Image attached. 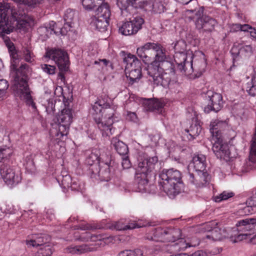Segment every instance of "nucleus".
Returning a JSON list of instances; mask_svg holds the SVG:
<instances>
[{
    "label": "nucleus",
    "mask_w": 256,
    "mask_h": 256,
    "mask_svg": "<svg viewBox=\"0 0 256 256\" xmlns=\"http://www.w3.org/2000/svg\"><path fill=\"white\" fill-rule=\"evenodd\" d=\"M136 54L146 64L151 62L148 68L149 81L156 86H168L174 78L176 70L174 64L168 61L164 62L167 68L164 70L158 62H164L166 58L165 50L158 44L147 42L137 48Z\"/></svg>",
    "instance_id": "nucleus-1"
},
{
    "label": "nucleus",
    "mask_w": 256,
    "mask_h": 256,
    "mask_svg": "<svg viewBox=\"0 0 256 256\" xmlns=\"http://www.w3.org/2000/svg\"><path fill=\"white\" fill-rule=\"evenodd\" d=\"M106 106L103 100L96 102L92 106L91 113L102 136H110L114 132L112 124L115 111L110 108H104Z\"/></svg>",
    "instance_id": "nucleus-2"
},
{
    "label": "nucleus",
    "mask_w": 256,
    "mask_h": 256,
    "mask_svg": "<svg viewBox=\"0 0 256 256\" xmlns=\"http://www.w3.org/2000/svg\"><path fill=\"white\" fill-rule=\"evenodd\" d=\"M11 68L15 73L13 82L14 90L21 98L25 100L27 105L32 106L34 110H36V104L32 100L30 94L31 92L28 84L27 72L29 68L28 66L24 64L16 68V65L12 64Z\"/></svg>",
    "instance_id": "nucleus-3"
},
{
    "label": "nucleus",
    "mask_w": 256,
    "mask_h": 256,
    "mask_svg": "<svg viewBox=\"0 0 256 256\" xmlns=\"http://www.w3.org/2000/svg\"><path fill=\"white\" fill-rule=\"evenodd\" d=\"M30 26L26 20L20 19L14 15L10 10L8 4L0 3V36L4 37L6 34H10L14 29L20 30Z\"/></svg>",
    "instance_id": "nucleus-4"
},
{
    "label": "nucleus",
    "mask_w": 256,
    "mask_h": 256,
    "mask_svg": "<svg viewBox=\"0 0 256 256\" xmlns=\"http://www.w3.org/2000/svg\"><path fill=\"white\" fill-rule=\"evenodd\" d=\"M160 188L171 198H174L184 188L181 172L174 168L163 170L159 175Z\"/></svg>",
    "instance_id": "nucleus-5"
},
{
    "label": "nucleus",
    "mask_w": 256,
    "mask_h": 256,
    "mask_svg": "<svg viewBox=\"0 0 256 256\" xmlns=\"http://www.w3.org/2000/svg\"><path fill=\"white\" fill-rule=\"evenodd\" d=\"M158 162V157L152 156L145 158L138 162L136 180L140 191H146L150 178L155 175V166Z\"/></svg>",
    "instance_id": "nucleus-6"
},
{
    "label": "nucleus",
    "mask_w": 256,
    "mask_h": 256,
    "mask_svg": "<svg viewBox=\"0 0 256 256\" xmlns=\"http://www.w3.org/2000/svg\"><path fill=\"white\" fill-rule=\"evenodd\" d=\"M226 124L224 122H214L210 124V131L214 137H216L217 141L212 146V150L218 158H224L229 157V151L226 144L222 142L221 137V128L222 126L226 127Z\"/></svg>",
    "instance_id": "nucleus-7"
},
{
    "label": "nucleus",
    "mask_w": 256,
    "mask_h": 256,
    "mask_svg": "<svg viewBox=\"0 0 256 256\" xmlns=\"http://www.w3.org/2000/svg\"><path fill=\"white\" fill-rule=\"evenodd\" d=\"M181 236V230L178 228H158L146 234L145 239L160 242H174Z\"/></svg>",
    "instance_id": "nucleus-8"
},
{
    "label": "nucleus",
    "mask_w": 256,
    "mask_h": 256,
    "mask_svg": "<svg viewBox=\"0 0 256 256\" xmlns=\"http://www.w3.org/2000/svg\"><path fill=\"white\" fill-rule=\"evenodd\" d=\"M124 62L126 64V75L129 78L130 83L132 84L139 80L142 76V63L134 55L130 54L124 58Z\"/></svg>",
    "instance_id": "nucleus-9"
},
{
    "label": "nucleus",
    "mask_w": 256,
    "mask_h": 256,
    "mask_svg": "<svg viewBox=\"0 0 256 256\" xmlns=\"http://www.w3.org/2000/svg\"><path fill=\"white\" fill-rule=\"evenodd\" d=\"M45 56L55 62L60 71L58 74V78L62 80H64V72L68 70L70 64L67 52L61 49L52 48L46 52Z\"/></svg>",
    "instance_id": "nucleus-10"
},
{
    "label": "nucleus",
    "mask_w": 256,
    "mask_h": 256,
    "mask_svg": "<svg viewBox=\"0 0 256 256\" xmlns=\"http://www.w3.org/2000/svg\"><path fill=\"white\" fill-rule=\"evenodd\" d=\"M0 173L2 178L8 186H12L20 182V171L7 163L3 162L0 164Z\"/></svg>",
    "instance_id": "nucleus-11"
},
{
    "label": "nucleus",
    "mask_w": 256,
    "mask_h": 256,
    "mask_svg": "<svg viewBox=\"0 0 256 256\" xmlns=\"http://www.w3.org/2000/svg\"><path fill=\"white\" fill-rule=\"evenodd\" d=\"M107 159L104 160V156L101 158L102 161L98 165H94L90 170L93 174H98L102 180L108 181L112 176V170L113 168L110 166L112 160L108 156H106Z\"/></svg>",
    "instance_id": "nucleus-12"
},
{
    "label": "nucleus",
    "mask_w": 256,
    "mask_h": 256,
    "mask_svg": "<svg viewBox=\"0 0 256 256\" xmlns=\"http://www.w3.org/2000/svg\"><path fill=\"white\" fill-rule=\"evenodd\" d=\"M144 22V20L142 17L136 16L130 21L124 22L120 26L118 32L124 36L134 34L142 28Z\"/></svg>",
    "instance_id": "nucleus-13"
},
{
    "label": "nucleus",
    "mask_w": 256,
    "mask_h": 256,
    "mask_svg": "<svg viewBox=\"0 0 256 256\" xmlns=\"http://www.w3.org/2000/svg\"><path fill=\"white\" fill-rule=\"evenodd\" d=\"M72 110L69 108H64L57 117L58 123V132L57 136H61L67 135L70 126L72 122Z\"/></svg>",
    "instance_id": "nucleus-14"
},
{
    "label": "nucleus",
    "mask_w": 256,
    "mask_h": 256,
    "mask_svg": "<svg viewBox=\"0 0 256 256\" xmlns=\"http://www.w3.org/2000/svg\"><path fill=\"white\" fill-rule=\"evenodd\" d=\"M208 104L204 108V112L208 114L211 112H217L222 107V96L221 94L208 91L206 94Z\"/></svg>",
    "instance_id": "nucleus-15"
},
{
    "label": "nucleus",
    "mask_w": 256,
    "mask_h": 256,
    "mask_svg": "<svg viewBox=\"0 0 256 256\" xmlns=\"http://www.w3.org/2000/svg\"><path fill=\"white\" fill-rule=\"evenodd\" d=\"M213 224L208 223L200 227V230L204 232H210L206 235L208 238H212L214 240H220L224 238H228L229 234L225 228L222 229L218 227L212 228Z\"/></svg>",
    "instance_id": "nucleus-16"
},
{
    "label": "nucleus",
    "mask_w": 256,
    "mask_h": 256,
    "mask_svg": "<svg viewBox=\"0 0 256 256\" xmlns=\"http://www.w3.org/2000/svg\"><path fill=\"white\" fill-rule=\"evenodd\" d=\"M188 181L196 188L205 186L210 180V176L207 172L196 170L194 173H189Z\"/></svg>",
    "instance_id": "nucleus-17"
},
{
    "label": "nucleus",
    "mask_w": 256,
    "mask_h": 256,
    "mask_svg": "<svg viewBox=\"0 0 256 256\" xmlns=\"http://www.w3.org/2000/svg\"><path fill=\"white\" fill-rule=\"evenodd\" d=\"M216 25V20L209 16H204V19H199L196 22V26L198 30L206 32L213 31Z\"/></svg>",
    "instance_id": "nucleus-18"
},
{
    "label": "nucleus",
    "mask_w": 256,
    "mask_h": 256,
    "mask_svg": "<svg viewBox=\"0 0 256 256\" xmlns=\"http://www.w3.org/2000/svg\"><path fill=\"white\" fill-rule=\"evenodd\" d=\"M236 226L239 228L240 230L254 234L256 226V218H246L240 220L237 222Z\"/></svg>",
    "instance_id": "nucleus-19"
},
{
    "label": "nucleus",
    "mask_w": 256,
    "mask_h": 256,
    "mask_svg": "<svg viewBox=\"0 0 256 256\" xmlns=\"http://www.w3.org/2000/svg\"><path fill=\"white\" fill-rule=\"evenodd\" d=\"M144 108L146 111L162 112L164 106V102L158 99H146L143 102Z\"/></svg>",
    "instance_id": "nucleus-20"
},
{
    "label": "nucleus",
    "mask_w": 256,
    "mask_h": 256,
    "mask_svg": "<svg viewBox=\"0 0 256 256\" xmlns=\"http://www.w3.org/2000/svg\"><path fill=\"white\" fill-rule=\"evenodd\" d=\"M194 69V78L200 76L205 71L206 63L204 57L192 60Z\"/></svg>",
    "instance_id": "nucleus-21"
},
{
    "label": "nucleus",
    "mask_w": 256,
    "mask_h": 256,
    "mask_svg": "<svg viewBox=\"0 0 256 256\" xmlns=\"http://www.w3.org/2000/svg\"><path fill=\"white\" fill-rule=\"evenodd\" d=\"M50 240V236L46 234H36L33 237L32 239L27 240L26 241L28 246H32L33 247L40 246L44 244L47 243Z\"/></svg>",
    "instance_id": "nucleus-22"
},
{
    "label": "nucleus",
    "mask_w": 256,
    "mask_h": 256,
    "mask_svg": "<svg viewBox=\"0 0 256 256\" xmlns=\"http://www.w3.org/2000/svg\"><path fill=\"white\" fill-rule=\"evenodd\" d=\"M66 252L73 254H81L86 252H93L96 250L94 247L90 246L87 244L79 246H70L66 248Z\"/></svg>",
    "instance_id": "nucleus-23"
},
{
    "label": "nucleus",
    "mask_w": 256,
    "mask_h": 256,
    "mask_svg": "<svg viewBox=\"0 0 256 256\" xmlns=\"http://www.w3.org/2000/svg\"><path fill=\"white\" fill-rule=\"evenodd\" d=\"M192 164L196 170L206 172V157L202 154H197L194 155L190 164Z\"/></svg>",
    "instance_id": "nucleus-24"
},
{
    "label": "nucleus",
    "mask_w": 256,
    "mask_h": 256,
    "mask_svg": "<svg viewBox=\"0 0 256 256\" xmlns=\"http://www.w3.org/2000/svg\"><path fill=\"white\" fill-rule=\"evenodd\" d=\"M74 16V12L72 9H68L64 13V19L65 22L64 26L61 29L60 33L62 34H66L64 30L67 32L70 30V28L72 26L73 20Z\"/></svg>",
    "instance_id": "nucleus-25"
},
{
    "label": "nucleus",
    "mask_w": 256,
    "mask_h": 256,
    "mask_svg": "<svg viewBox=\"0 0 256 256\" xmlns=\"http://www.w3.org/2000/svg\"><path fill=\"white\" fill-rule=\"evenodd\" d=\"M111 143L120 155L122 156L128 155V147L123 142L119 140L117 138H113L111 140Z\"/></svg>",
    "instance_id": "nucleus-26"
},
{
    "label": "nucleus",
    "mask_w": 256,
    "mask_h": 256,
    "mask_svg": "<svg viewBox=\"0 0 256 256\" xmlns=\"http://www.w3.org/2000/svg\"><path fill=\"white\" fill-rule=\"evenodd\" d=\"M239 231L240 230L238 228H233L232 233L230 234H229V237L231 240L234 242H237L242 240H246L248 242L250 233L245 232L240 233Z\"/></svg>",
    "instance_id": "nucleus-27"
},
{
    "label": "nucleus",
    "mask_w": 256,
    "mask_h": 256,
    "mask_svg": "<svg viewBox=\"0 0 256 256\" xmlns=\"http://www.w3.org/2000/svg\"><path fill=\"white\" fill-rule=\"evenodd\" d=\"M148 2L143 6H140L141 8H146V10H152L156 13H161L164 12L163 4L160 2L156 0H147Z\"/></svg>",
    "instance_id": "nucleus-28"
},
{
    "label": "nucleus",
    "mask_w": 256,
    "mask_h": 256,
    "mask_svg": "<svg viewBox=\"0 0 256 256\" xmlns=\"http://www.w3.org/2000/svg\"><path fill=\"white\" fill-rule=\"evenodd\" d=\"M92 24L95 26L96 28L100 32H104L106 30L109 25V20L102 18H98L94 16L92 18Z\"/></svg>",
    "instance_id": "nucleus-29"
},
{
    "label": "nucleus",
    "mask_w": 256,
    "mask_h": 256,
    "mask_svg": "<svg viewBox=\"0 0 256 256\" xmlns=\"http://www.w3.org/2000/svg\"><path fill=\"white\" fill-rule=\"evenodd\" d=\"M96 16L98 18H102L108 19L111 15V12L110 6L107 2H104L103 4L98 6L95 11Z\"/></svg>",
    "instance_id": "nucleus-30"
},
{
    "label": "nucleus",
    "mask_w": 256,
    "mask_h": 256,
    "mask_svg": "<svg viewBox=\"0 0 256 256\" xmlns=\"http://www.w3.org/2000/svg\"><path fill=\"white\" fill-rule=\"evenodd\" d=\"M193 58V56L190 54L188 56L185 52H176L174 56V62L177 64L178 68L182 69V64L188 61V59L191 60Z\"/></svg>",
    "instance_id": "nucleus-31"
},
{
    "label": "nucleus",
    "mask_w": 256,
    "mask_h": 256,
    "mask_svg": "<svg viewBox=\"0 0 256 256\" xmlns=\"http://www.w3.org/2000/svg\"><path fill=\"white\" fill-rule=\"evenodd\" d=\"M182 69L178 68L182 74L190 76V78H194V69L192 59L187 61L182 64Z\"/></svg>",
    "instance_id": "nucleus-32"
},
{
    "label": "nucleus",
    "mask_w": 256,
    "mask_h": 256,
    "mask_svg": "<svg viewBox=\"0 0 256 256\" xmlns=\"http://www.w3.org/2000/svg\"><path fill=\"white\" fill-rule=\"evenodd\" d=\"M186 130L189 133L190 136L193 138L198 136L202 131V127L196 122H192L189 129Z\"/></svg>",
    "instance_id": "nucleus-33"
},
{
    "label": "nucleus",
    "mask_w": 256,
    "mask_h": 256,
    "mask_svg": "<svg viewBox=\"0 0 256 256\" xmlns=\"http://www.w3.org/2000/svg\"><path fill=\"white\" fill-rule=\"evenodd\" d=\"M244 88L250 96H256V74L253 76L250 82L246 84Z\"/></svg>",
    "instance_id": "nucleus-34"
},
{
    "label": "nucleus",
    "mask_w": 256,
    "mask_h": 256,
    "mask_svg": "<svg viewBox=\"0 0 256 256\" xmlns=\"http://www.w3.org/2000/svg\"><path fill=\"white\" fill-rule=\"evenodd\" d=\"M20 52L22 54L23 58L27 62L32 64L34 61V56L32 51L28 47H24L22 48Z\"/></svg>",
    "instance_id": "nucleus-35"
},
{
    "label": "nucleus",
    "mask_w": 256,
    "mask_h": 256,
    "mask_svg": "<svg viewBox=\"0 0 256 256\" xmlns=\"http://www.w3.org/2000/svg\"><path fill=\"white\" fill-rule=\"evenodd\" d=\"M238 51L236 54L238 56H248L251 55L253 52L252 48L250 45L242 46L238 44Z\"/></svg>",
    "instance_id": "nucleus-36"
},
{
    "label": "nucleus",
    "mask_w": 256,
    "mask_h": 256,
    "mask_svg": "<svg viewBox=\"0 0 256 256\" xmlns=\"http://www.w3.org/2000/svg\"><path fill=\"white\" fill-rule=\"evenodd\" d=\"M116 4L122 12L123 10H126L130 5L134 6L136 7L138 6H136V2L133 0H117Z\"/></svg>",
    "instance_id": "nucleus-37"
},
{
    "label": "nucleus",
    "mask_w": 256,
    "mask_h": 256,
    "mask_svg": "<svg viewBox=\"0 0 256 256\" xmlns=\"http://www.w3.org/2000/svg\"><path fill=\"white\" fill-rule=\"evenodd\" d=\"M234 196V194L232 192L224 191L219 195L214 196L213 197V200L216 202H220L222 200H227Z\"/></svg>",
    "instance_id": "nucleus-38"
},
{
    "label": "nucleus",
    "mask_w": 256,
    "mask_h": 256,
    "mask_svg": "<svg viewBox=\"0 0 256 256\" xmlns=\"http://www.w3.org/2000/svg\"><path fill=\"white\" fill-rule=\"evenodd\" d=\"M52 252V248L49 245H46L39 250L35 256H51Z\"/></svg>",
    "instance_id": "nucleus-39"
},
{
    "label": "nucleus",
    "mask_w": 256,
    "mask_h": 256,
    "mask_svg": "<svg viewBox=\"0 0 256 256\" xmlns=\"http://www.w3.org/2000/svg\"><path fill=\"white\" fill-rule=\"evenodd\" d=\"M86 162L88 164L90 165L92 168L96 164H100L98 154L94 152H92L87 158Z\"/></svg>",
    "instance_id": "nucleus-40"
},
{
    "label": "nucleus",
    "mask_w": 256,
    "mask_h": 256,
    "mask_svg": "<svg viewBox=\"0 0 256 256\" xmlns=\"http://www.w3.org/2000/svg\"><path fill=\"white\" fill-rule=\"evenodd\" d=\"M246 204L248 205L244 208V210L246 213H251L252 210V208L256 206V194L251 196L246 202Z\"/></svg>",
    "instance_id": "nucleus-41"
},
{
    "label": "nucleus",
    "mask_w": 256,
    "mask_h": 256,
    "mask_svg": "<svg viewBox=\"0 0 256 256\" xmlns=\"http://www.w3.org/2000/svg\"><path fill=\"white\" fill-rule=\"evenodd\" d=\"M108 228L116 230H125V224L121 220L118 222H114L108 226Z\"/></svg>",
    "instance_id": "nucleus-42"
},
{
    "label": "nucleus",
    "mask_w": 256,
    "mask_h": 256,
    "mask_svg": "<svg viewBox=\"0 0 256 256\" xmlns=\"http://www.w3.org/2000/svg\"><path fill=\"white\" fill-rule=\"evenodd\" d=\"M204 10V7L202 6L199 8L198 10H187V12L190 14L194 12L195 16L194 18H196V20H198L199 19H204V16H203Z\"/></svg>",
    "instance_id": "nucleus-43"
},
{
    "label": "nucleus",
    "mask_w": 256,
    "mask_h": 256,
    "mask_svg": "<svg viewBox=\"0 0 256 256\" xmlns=\"http://www.w3.org/2000/svg\"><path fill=\"white\" fill-rule=\"evenodd\" d=\"M40 68L44 72L48 74H54L56 73V68L54 66L48 64H42Z\"/></svg>",
    "instance_id": "nucleus-44"
},
{
    "label": "nucleus",
    "mask_w": 256,
    "mask_h": 256,
    "mask_svg": "<svg viewBox=\"0 0 256 256\" xmlns=\"http://www.w3.org/2000/svg\"><path fill=\"white\" fill-rule=\"evenodd\" d=\"M174 49L176 52H185L186 50V44L184 40H179L177 42L174 46Z\"/></svg>",
    "instance_id": "nucleus-45"
},
{
    "label": "nucleus",
    "mask_w": 256,
    "mask_h": 256,
    "mask_svg": "<svg viewBox=\"0 0 256 256\" xmlns=\"http://www.w3.org/2000/svg\"><path fill=\"white\" fill-rule=\"evenodd\" d=\"M44 0H23L22 4L30 8H34L38 4H42Z\"/></svg>",
    "instance_id": "nucleus-46"
},
{
    "label": "nucleus",
    "mask_w": 256,
    "mask_h": 256,
    "mask_svg": "<svg viewBox=\"0 0 256 256\" xmlns=\"http://www.w3.org/2000/svg\"><path fill=\"white\" fill-rule=\"evenodd\" d=\"M98 228H100L88 224H80L74 226V229H80L82 230H96Z\"/></svg>",
    "instance_id": "nucleus-47"
},
{
    "label": "nucleus",
    "mask_w": 256,
    "mask_h": 256,
    "mask_svg": "<svg viewBox=\"0 0 256 256\" xmlns=\"http://www.w3.org/2000/svg\"><path fill=\"white\" fill-rule=\"evenodd\" d=\"M8 87V82L4 79L0 80V96L2 94Z\"/></svg>",
    "instance_id": "nucleus-48"
},
{
    "label": "nucleus",
    "mask_w": 256,
    "mask_h": 256,
    "mask_svg": "<svg viewBox=\"0 0 256 256\" xmlns=\"http://www.w3.org/2000/svg\"><path fill=\"white\" fill-rule=\"evenodd\" d=\"M122 165L124 169H127L130 167L131 164L127 155L124 156L122 158Z\"/></svg>",
    "instance_id": "nucleus-49"
},
{
    "label": "nucleus",
    "mask_w": 256,
    "mask_h": 256,
    "mask_svg": "<svg viewBox=\"0 0 256 256\" xmlns=\"http://www.w3.org/2000/svg\"><path fill=\"white\" fill-rule=\"evenodd\" d=\"M129 256H144V252L140 249H135L134 250H128Z\"/></svg>",
    "instance_id": "nucleus-50"
},
{
    "label": "nucleus",
    "mask_w": 256,
    "mask_h": 256,
    "mask_svg": "<svg viewBox=\"0 0 256 256\" xmlns=\"http://www.w3.org/2000/svg\"><path fill=\"white\" fill-rule=\"evenodd\" d=\"M178 256H207V254L206 252L202 250H198L191 255H188L186 253H184L178 254Z\"/></svg>",
    "instance_id": "nucleus-51"
},
{
    "label": "nucleus",
    "mask_w": 256,
    "mask_h": 256,
    "mask_svg": "<svg viewBox=\"0 0 256 256\" xmlns=\"http://www.w3.org/2000/svg\"><path fill=\"white\" fill-rule=\"evenodd\" d=\"M178 240V241L177 242H178L181 250H184L188 247L190 246L189 245V244L188 243L186 242L184 240L180 238Z\"/></svg>",
    "instance_id": "nucleus-52"
},
{
    "label": "nucleus",
    "mask_w": 256,
    "mask_h": 256,
    "mask_svg": "<svg viewBox=\"0 0 256 256\" xmlns=\"http://www.w3.org/2000/svg\"><path fill=\"white\" fill-rule=\"evenodd\" d=\"M108 238V237L104 236V235L102 234H98V235H91L90 236V240L92 241H96V240H104Z\"/></svg>",
    "instance_id": "nucleus-53"
},
{
    "label": "nucleus",
    "mask_w": 256,
    "mask_h": 256,
    "mask_svg": "<svg viewBox=\"0 0 256 256\" xmlns=\"http://www.w3.org/2000/svg\"><path fill=\"white\" fill-rule=\"evenodd\" d=\"M0 154L2 155V158H6L8 156H10L11 154V149L9 148H0Z\"/></svg>",
    "instance_id": "nucleus-54"
},
{
    "label": "nucleus",
    "mask_w": 256,
    "mask_h": 256,
    "mask_svg": "<svg viewBox=\"0 0 256 256\" xmlns=\"http://www.w3.org/2000/svg\"><path fill=\"white\" fill-rule=\"evenodd\" d=\"M125 230H132L136 228H140L141 226L138 225L137 223L135 222H130L128 224H125Z\"/></svg>",
    "instance_id": "nucleus-55"
},
{
    "label": "nucleus",
    "mask_w": 256,
    "mask_h": 256,
    "mask_svg": "<svg viewBox=\"0 0 256 256\" xmlns=\"http://www.w3.org/2000/svg\"><path fill=\"white\" fill-rule=\"evenodd\" d=\"M238 28H240V30L244 32H248L250 30H252L253 28L250 26L249 24H245L243 25L239 24L238 26Z\"/></svg>",
    "instance_id": "nucleus-56"
},
{
    "label": "nucleus",
    "mask_w": 256,
    "mask_h": 256,
    "mask_svg": "<svg viewBox=\"0 0 256 256\" xmlns=\"http://www.w3.org/2000/svg\"><path fill=\"white\" fill-rule=\"evenodd\" d=\"M71 181L70 177L69 175H66L64 178L62 182L65 186H69V184L70 182Z\"/></svg>",
    "instance_id": "nucleus-57"
},
{
    "label": "nucleus",
    "mask_w": 256,
    "mask_h": 256,
    "mask_svg": "<svg viewBox=\"0 0 256 256\" xmlns=\"http://www.w3.org/2000/svg\"><path fill=\"white\" fill-rule=\"evenodd\" d=\"M127 118L130 120L136 122L137 119V116L134 112H128L127 114Z\"/></svg>",
    "instance_id": "nucleus-58"
},
{
    "label": "nucleus",
    "mask_w": 256,
    "mask_h": 256,
    "mask_svg": "<svg viewBox=\"0 0 256 256\" xmlns=\"http://www.w3.org/2000/svg\"><path fill=\"white\" fill-rule=\"evenodd\" d=\"M170 248H171L170 250H174L176 252L182 250L180 248V247L179 246V245H178V242L172 244L170 246Z\"/></svg>",
    "instance_id": "nucleus-59"
},
{
    "label": "nucleus",
    "mask_w": 256,
    "mask_h": 256,
    "mask_svg": "<svg viewBox=\"0 0 256 256\" xmlns=\"http://www.w3.org/2000/svg\"><path fill=\"white\" fill-rule=\"evenodd\" d=\"M9 50L11 52V56L14 59H17L18 54L16 52H14L15 50V48L14 45L12 46H10Z\"/></svg>",
    "instance_id": "nucleus-60"
},
{
    "label": "nucleus",
    "mask_w": 256,
    "mask_h": 256,
    "mask_svg": "<svg viewBox=\"0 0 256 256\" xmlns=\"http://www.w3.org/2000/svg\"><path fill=\"white\" fill-rule=\"evenodd\" d=\"M252 234V233H250L248 243L256 244V234L253 236Z\"/></svg>",
    "instance_id": "nucleus-61"
},
{
    "label": "nucleus",
    "mask_w": 256,
    "mask_h": 256,
    "mask_svg": "<svg viewBox=\"0 0 256 256\" xmlns=\"http://www.w3.org/2000/svg\"><path fill=\"white\" fill-rule=\"evenodd\" d=\"M117 256H129L128 250H126L122 251H121L118 253Z\"/></svg>",
    "instance_id": "nucleus-62"
},
{
    "label": "nucleus",
    "mask_w": 256,
    "mask_h": 256,
    "mask_svg": "<svg viewBox=\"0 0 256 256\" xmlns=\"http://www.w3.org/2000/svg\"><path fill=\"white\" fill-rule=\"evenodd\" d=\"M48 104V106H47L46 110L48 113L50 114L51 112H52L54 111L52 108L53 103L52 102L50 103L49 102Z\"/></svg>",
    "instance_id": "nucleus-63"
},
{
    "label": "nucleus",
    "mask_w": 256,
    "mask_h": 256,
    "mask_svg": "<svg viewBox=\"0 0 256 256\" xmlns=\"http://www.w3.org/2000/svg\"><path fill=\"white\" fill-rule=\"evenodd\" d=\"M250 32L251 36L256 40V28H253L252 30H250Z\"/></svg>",
    "instance_id": "nucleus-64"
}]
</instances>
